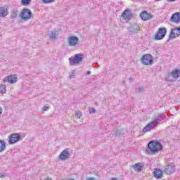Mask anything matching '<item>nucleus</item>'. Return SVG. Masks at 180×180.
I'll use <instances>...</instances> for the list:
<instances>
[{
  "label": "nucleus",
  "instance_id": "1",
  "mask_svg": "<svg viewBox=\"0 0 180 180\" xmlns=\"http://www.w3.org/2000/svg\"><path fill=\"white\" fill-rule=\"evenodd\" d=\"M162 150V144L160 141H151L148 144V148H146V154L152 155L155 154L158 151H161Z\"/></svg>",
  "mask_w": 180,
  "mask_h": 180
},
{
  "label": "nucleus",
  "instance_id": "2",
  "mask_svg": "<svg viewBox=\"0 0 180 180\" xmlns=\"http://www.w3.org/2000/svg\"><path fill=\"white\" fill-rule=\"evenodd\" d=\"M20 16L22 20H29V19H33V13L29 8L22 9V12L20 13Z\"/></svg>",
  "mask_w": 180,
  "mask_h": 180
},
{
  "label": "nucleus",
  "instance_id": "3",
  "mask_svg": "<svg viewBox=\"0 0 180 180\" xmlns=\"http://www.w3.org/2000/svg\"><path fill=\"white\" fill-rule=\"evenodd\" d=\"M167 34V28L165 27H160L158 29V32H156L154 40H162L164 37H165Z\"/></svg>",
  "mask_w": 180,
  "mask_h": 180
},
{
  "label": "nucleus",
  "instance_id": "4",
  "mask_svg": "<svg viewBox=\"0 0 180 180\" xmlns=\"http://www.w3.org/2000/svg\"><path fill=\"white\" fill-rule=\"evenodd\" d=\"M153 61L154 58H153V56H151L150 54H146L143 56L141 58V63L144 65H151Z\"/></svg>",
  "mask_w": 180,
  "mask_h": 180
},
{
  "label": "nucleus",
  "instance_id": "5",
  "mask_svg": "<svg viewBox=\"0 0 180 180\" xmlns=\"http://www.w3.org/2000/svg\"><path fill=\"white\" fill-rule=\"evenodd\" d=\"M8 144H15L22 140V136L19 134H12L8 136Z\"/></svg>",
  "mask_w": 180,
  "mask_h": 180
},
{
  "label": "nucleus",
  "instance_id": "6",
  "mask_svg": "<svg viewBox=\"0 0 180 180\" xmlns=\"http://www.w3.org/2000/svg\"><path fill=\"white\" fill-rule=\"evenodd\" d=\"M174 171L175 165L173 162H171L169 165H166L163 169V174H165L166 175H172V174H174Z\"/></svg>",
  "mask_w": 180,
  "mask_h": 180
},
{
  "label": "nucleus",
  "instance_id": "7",
  "mask_svg": "<svg viewBox=\"0 0 180 180\" xmlns=\"http://www.w3.org/2000/svg\"><path fill=\"white\" fill-rule=\"evenodd\" d=\"M79 39L75 36H70L68 38V44L70 47H75L78 44Z\"/></svg>",
  "mask_w": 180,
  "mask_h": 180
},
{
  "label": "nucleus",
  "instance_id": "8",
  "mask_svg": "<svg viewBox=\"0 0 180 180\" xmlns=\"http://www.w3.org/2000/svg\"><path fill=\"white\" fill-rule=\"evenodd\" d=\"M4 82H8V84H15L18 82V76L16 75H10L4 79Z\"/></svg>",
  "mask_w": 180,
  "mask_h": 180
},
{
  "label": "nucleus",
  "instance_id": "9",
  "mask_svg": "<svg viewBox=\"0 0 180 180\" xmlns=\"http://www.w3.org/2000/svg\"><path fill=\"white\" fill-rule=\"evenodd\" d=\"M122 18H123L124 20H130V19L133 18V14L131 13V11L129 10V8H126L122 14Z\"/></svg>",
  "mask_w": 180,
  "mask_h": 180
},
{
  "label": "nucleus",
  "instance_id": "10",
  "mask_svg": "<svg viewBox=\"0 0 180 180\" xmlns=\"http://www.w3.org/2000/svg\"><path fill=\"white\" fill-rule=\"evenodd\" d=\"M140 16L141 19L144 21L150 20V19H153V18H154V15L150 14L147 11H143L141 13Z\"/></svg>",
  "mask_w": 180,
  "mask_h": 180
},
{
  "label": "nucleus",
  "instance_id": "11",
  "mask_svg": "<svg viewBox=\"0 0 180 180\" xmlns=\"http://www.w3.org/2000/svg\"><path fill=\"white\" fill-rule=\"evenodd\" d=\"M70 155H71L70 154V151L68 150V149H65L60 153L59 158L60 160H62V161H64L65 160H68Z\"/></svg>",
  "mask_w": 180,
  "mask_h": 180
},
{
  "label": "nucleus",
  "instance_id": "12",
  "mask_svg": "<svg viewBox=\"0 0 180 180\" xmlns=\"http://www.w3.org/2000/svg\"><path fill=\"white\" fill-rule=\"evenodd\" d=\"M127 30L131 34H134L140 32V27L138 25H134L131 27H128Z\"/></svg>",
  "mask_w": 180,
  "mask_h": 180
},
{
  "label": "nucleus",
  "instance_id": "13",
  "mask_svg": "<svg viewBox=\"0 0 180 180\" xmlns=\"http://www.w3.org/2000/svg\"><path fill=\"white\" fill-rule=\"evenodd\" d=\"M170 20L173 23H179L180 22V13H175L172 14V15L170 18Z\"/></svg>",
  "mask_w": 180,
  "mask_h": 180
},
{
  "label": "nucleus",
  "instance_id": "14",
  "mask_svg": "<svg viewBox=\"0 0 180 180\" xmlns=\"http://www.w3.org/2000/svg\"><path fill=\"white\" fill-rule=\"evenodd\" d=\"M132 168H134V171L136 172H141L143 168H144V164L141 162L136 163L132 166Z\"/></svg>",
  "mask_w": 180,
  "mask_h": 180
},
{
  "label": "nucleus",
  "instance_id": "15",
  "mask_svg": "<svg viewBox=\"0 0 180 180\" xmlns=\"http://www.w3.org/2000/svg\"><path fill=\"white\" fill-rule=\"evenodd\" d=\"M162 172L160 169H155V170L153 172V175L156 179H161L162 178Z\"/></svg>",
  "mask_w": 180,
  "mask_h": 180
},
{
  "label": "nucleus",
  "instance_id": "16",
  "mask_svg": "<svg viewBox=\"0 0 180 180\" xmlns=\"http://www.w3.org/2000/svg\"><path fill=\"white\" fill-rule=\"evenodd\" d=\"M9 11H8V8L5 7H0V18H5L8 16Z\"/></svg>",
  "mask_w": 180,
  "mask_h": 180
},
{
  "label": "nucleus",
  "instance_id": "17",
  "mask_svg": "<svg viewBox=\"0 0 180 180\" xmlns=\"http://www.w3.org/2000/svg\"><path fill=\"white\" fill-rule=\"evenodd\" d=\"M173 78H179L180 77V69H174L171 72Z\"/></svg>",
  "mask_w": 180,
  "mask_h": 180
},
{
  "label": "nucleus",
  "instance_id": "18",
  "mask_svg": "<svg viewBox=\"0 0 180 180\" xmlns=\"http://www.w3.org/2000/svg\"><path fill=\"white\" fill-rule=\"evenodd\" d=\"M18 15H19V10H18V8L13 9L11 12V19H16Z\"/></svg>",
  "mask_w": 180,
  "mask_h": 180
},
{
  "label": "nucleus",
  "instance_id": "19",
  "mask_svg": "<svg viewBox=\"0 0 180 180\" xmlns=\"http://www.w3.org/2000/svg\"><path fill=\"white\" fill-rule=\"evenodd\" d=\"M75 58H76V60H77V63L79 64V63H82V60H84V55H82V54H75Z\"/></svg>",
  "mask_w": 180,
  "mask_h": 180
},
{
  "label": "nucleus",
  "instance_id": "20",
  "mask_svg": "<svg viewBox=\"0 0 180 180\" xmlns=\"http://www.w3.org/2000/svg\"><path fill=\"white\" fill-rule=\"evenodd\" d=\"M6 148V143L4 140H0V153L5 151Z\"/></svg>",
  "mask_w": 180,
  "mask_h": 180
},
{
  "label": "nucleus",
  "instance_id": "21",
  "mask_svg": "<svg viewBox=\"0 0 180 180\" xmlns=\"http://www.w3.org/2000/svg\"><path fill=\"white\" fill-rule=\"evenodd\" d=\"M176 32L174 31V29L171 30L170 34L169 35V39L168 40L166 41V43H168V41H169L171 40V39H175V37H176Z\"/></svg>",
  "mask_w": 180,
  "mask_h": 180
},
{
  "label": "nucleus",
  "instance_id": "22",
  "mask_svg": "<svg viewBox=\"0 0 180 180\" xmlns=\"http://www.w3.org/2000/svg\"><path fill=\"white\" fill-rule=\"evenodd\" d=\"M70 65H75V64H78L77 59L75 57L69 58Z\"/></svg>",
  "mask_w": 180,
  "mask_h": 180
},
{
  "label": "nucleus",
  "instance_id": "23",
  "mask_svg": "<svg viewBox=\"0 0 180 180\" xmlns=\"http://www.w3.org/2000/svg\"><path fill=\"white\" fill-rule=\"evenodd\" d=\"M160 122H161V120L156 119V120L152 121L151 122H150L149 124L151 126V127H153V126H157V124L160 123Z\"/></svg>",
  "mask_w": 180,
  "mask_h": 180
},
{
  "label": "nucleus",
  "instance_id": "24",
  "mask_svg": "<svg viewBox=\"0 0 180 180\" xmlns=\"http://www.w3.org/2000/svg\"><path fill=\"white\" fill-rule=\"evenodd\" d=\"M150 129H153V127L149 124H148L142 130L143 133H147V131H150Z\"/></svg>",
  "mask_w": 180,
  "mask_h": 180
},
{
  "label": "nucleus",
  "instance_id": "25",
  "mask_svg": "<svg viewBox=\"0 0 180 180\" xmlns=\"http://www.w3.org/2000/svg\"><path fill=\"white\" fill-rule=\"evenodd\" d=\"M0 94H6V86L5 84L0 85Z\"/></svg>",
  "mask_w": 180,
  "mask_h": 180
},
{
  "label": "nucleus",
  "instance_id": "26",
  "mask_svg": "<svg viewBox=\"0 0 180 180\" xmlns=\"http://www.w3.org/2000/svg\"><path fill=\"white\" fill-rule=\"evenodd\" d=\"M30 2H32V0H21V4L23 6L30 5Z\"/></svg>",
  "mask_w": 180,
  "mask_h": 180
},
{
  "label": "nucleus",
  "instance_id": "27",
  "mask_svg": "<svg viewBox=\"0 0 180 180\" xmlns=\"http://www.w3.org/2000/svg\"><path fill=\"white\" fill-rule=\"evenodd\" d=\"M57 37V32L56 30L51 31V34L50 35V39H56Z\"/></svg>",
  "mask_w": 180,
  "mask_h": 180
},
{
  "label": "nucleus",
  "instance_id": "28",
  "mask_svg": "<svg viewBox=\"0 0 180 180\" xmlns=\"http://www.w3.org/2000/svg\"><path fill=\"white\" fill-rule=\"evenodd\" d=\"M81 116H82V112L79 110H77L75 112V117L77 119H81Z\"/></svg>",
  "mask_w": 180,
  "mask_h": 180
},
{
  "label": "nucleus",
  "instance_id": "29",
  "mask_svg": "<svg viewBox=\"0 0 180 180\" xmlns=\"http://www.w3.org/2000/svg\"><path fill=\"white\" fill-rule=\"evenodd\" d=\"M173 30L176 32V36H180V27L173 28Z\"/></svg>",
  "mask_w": 180,
  "mask_h": 180
},
{
  "label": "nucleus",
  "instance_id": "30",
  "mask_svg": "<svg viewBox=\"0 0 180 180\" xmlns=\"http://www.w3.org/2000/svg\"><path fill=\"white\" fill-rule=\"evenodd\" d=\"M42 1L44 4H51L56 1V0H42Z\"/></svg>",
  "mask_w": 180,
  "mask_h": 180
},
{
  "label": "nucleus",
  "instance_id": "31",
  "mask_svg": "<svg viewBox=\"0 0 180 180\" xmlns=\"http://www.w3.org/2000/svg\"><path fill=\"white\" fill-rule=\"evenodd\" d=\"M89 112L91 115H92V113H96V110L94 108H91L89 110Z\"/></svg>",
  "mask_w": 180,
  "mask_h": 180
},
{
  "label": "nucleus",
  "instance_id": "32",
  "mask_svg": "<svg viewBox=\"0 0 180 180\" xmlns=\"http://www.w3.org/2000/svg\"><path fill=\"white\" fill-rule=\"evenodd\" d=\"M49 107L47 106V105H44V106L42 108L43 112H46V111L49 110Z\"/></svg>",
  "mask_w": 180,
  "mask_h": 180
},
{
  "label": "nucleus",
  "instance_id": "33",
  "mask_svg": "<svg viewBox=\"0 0 180 180\" xmlns=\"http://www.w3.org/2000/svg\"><path fill=\"white\" fill-rule=\"evenodd\" d=\"M75 72H76L75 70H72L70 76V78H74V74H75Z\"/></svg>",
  "mask_w": 180,
  "mask_h": 180
},
{
  "label": "nucleus",
  "instance_id": "34",
  "mask_svg": "<svg viewBox=\"0 0 180 180\" xmlns=\"http://www.w3.org/2000/svg\"><path fill=\"white\" fill-rule=\"evenodd\" d=\"M139 92H143L144 91V87L143 86H139L138 88Z\"/></svg>",
  "mask_w": 180,
  "mask_h": 180
},
{
  "label": "nucleus",
  "instance_id": "35",
  "mask_svg": "<svg viewBox=\"0 0 180 180\" xmlns=\"http://www.w3.org/2000/svg\"><path fill=\"white\" fill-rule=\"evenodd\" d=\"M120 134H122L119 132V130H117V131H116V133H115L116 137L120 136Z\"/></svg>",
  "mask_w": 180,
  "mask_h": 180
},
{
  "label": "nucleus",
  "instance_id": "36",
  "mask_svg": "<svg viewBox=\"0 0 180 180\" xmlns=\"http://www.w3.org/2000/svg\"><path fill=\"white\" fill-rule=\"evenodd\" d=\"M0 178H5V174L4 173H0Z\"/></svg>",
  "mask_w": 180,
  "mask_h": 180
},
{
  "label": "nucleus",
  "instance_id": "37",
  "mask_svg": "<svg viewBox=\"0 0 180 180\" xmlns=\"http://www.w3.org/2000/svg\"><path fill=\"white\" fill-rule=\"evenodd\" d=\"M129 82H133V81H134L133 79H132V77H129Z\"/></svg>",
  "mask_w": 180,
  "mask_h": 180
},
{
  "label": "nucleus",
  "instance_id": "38",
  "mask_svg": "<svg viewBox=\"0 0 180 180\" xmlns=\"http://www.w3.org/2000/svg\"><path fill=\"white\" fill-rule=\"evenodd\" d=\"M86 75H91V71H87Z\"/></svg>",
  "mask_w": 180,
  "mask_h": 180
},
{
  "label": "nucleus",
  "instance_id": "39",
  "mask_svg": "<svg viewBox=\"0 0 180 180\" xmlns=\"http://www.w3.org/2000/svg\"><path fill=\"white\" fill-rule=\"evenodd\" d=\"M169 1V2H175V1H176V0H168Z\"/></svg>",
  "mask_w": 180,
  "mask_h": 180
},
{
  "label": "nucleus",
  "instance_id": "40",
  "mask_svg": "<svg viewBox=\"0 0 180 180\" xmlns=\"http://www.w3.org/2000/svg\"><path fill=\"white\" fill-rule=\"evenodd\" d=\"M2 114V108L0 107V115Z\"/></svg>",
  "mask_w": 180,
  "mask_h": 180
},
{
  "label": "nucleus",
  "instance_id": "41",
  "mask_svg": "<svg viewBox=\"0 0 180 180\" xmlns=\"http://www.w3.org/2000/svg\"><path fill=\"white\" fill-rule=\"evenodd\" d=\"M160 116H164V115H163V114H161Z\"/></svg>",
  "mask_w": 180,
  "mask_h": 180
},
{
  "label": "nucleus",
  "instance_id": "42",
  "mask_svg": "<svg viewBox=\"0 0 180 180\" xmlns=\"http://www.w3.org/2000/svg\"><path fill=\"white\" fill-rule=\"evenodd\" d=\"M45 180H51V179H45Z\"/></svg>",
  "mask_w": 180,
  "mask_h": 180
}]
</instances>
